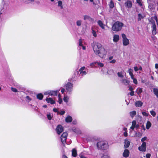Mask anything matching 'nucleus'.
<instances>
[{"mask_svg":"<svg viewBox=\"0 0 158 158\" xmlns=\"http://www.w3.org/2000/svg\"><path fill=\"white\" fill-rule=\"evenodd\" d=\"M77 155V151L75 148H73L72 150V156L74 157H76Z\"/></svg>","mask_w":158,"mask_h":158,"instance_id":"obj_23","label":"nucleus"},{"mask_svg":"<svg viewBox=\"0 0 158 158\" xmlns=\"http://www.w3.org/2000/svg\"><path fill=\"white\" fill-rule=\"evenodd\" d=\"M136 2L139 6H142L143 5L141 0H136Z\"/></svg>","mask_w":158,"mask_h":158,"instance_id":"obj_38","label":"nucleus"},{"mask_svg":"<svg viewBox=\"0 0 158 158\" xmlns=\"http://www.w3.org/2000/svg\"><path fill=\"white\" fill-rule=\"evenodd\" d=\"M144 17V15H142L141 14H138V21H140L142 19H143Z\"/></svg>","mask_w":158,"mask_h":158,"instance_id":"obj_25","label":"nucleus"},{"mask_svg":"<svg viewBox=\"0 0 158 158\" xmlns=\"http://www.w3.org/2000/svg\"><path fill=\"white\" fill-rule=\"evenodd\" d=\"M72 120V117L70 116H68L65 119V121L67 123L71 122Z\"/></svg>","mask_w":158,"mask_h":158,"instance_id":"obj_24","label":"nucleus"},{"mask_svg":"<svg viewBox=\"0 0 158 158\" xmlns=\"http://www.w3.org/2000/svg\"><path fill=\"white\" fill-rule=\"evenodd\" d=\"M82 40H81V39H79V45L80 46H82Z\"/></svg>","mask_w":158,"mask_h":158,"instance_id":"obj_49","label":"nucleus"},{"mask_svg":"<svg viewBox=\"0 0 158 158\" xmlns=\"http://www.w3.org/2000/svg\"><path fill=\"white\" fill-rule=\"evenodd\" d=\"M85 69V67H83L80 68L79 69V72H80V74L83 76L84 75H85L87 74L86 72L84 70Z\"/></svg>","mask_w":158,"mask_h":158,"instance_id":"obj_13","label":"nucleus"},{"mask_svg":"<svg viewBox=\"0 0 158 158\" xmlns=\"http://www.w3.org/2000/svg\"><path fill=\"white\" fill-rule=\"evenodd\" d=\"M123 43L124 46H127L129 44V40L127 38L126 35L124 34H122Z\"/></svg>","mask_w":158,"mask_h":158,"instance_id":"obj_4","label":"nucleus"},{"mask_svg":"<svg viewBox=\"0 0 158 158\" xmlns=\"http://www.w3.org/2000/svg\"><path fill=\"white\" fill-rule=\"evenodd\" d=\"M143 104V102L141 101H138L135 103V106L137 107H141Z\"/></svg>","mask_w":158,"mask_h":158,"instance_id":"obj_19","label":"nucleus"},{"mask_svg":"<svg viewBox=\"0 0 158 158\" xmlns=\"http://www.w3.org/2000/svg\"><path fill=\"white\" fill-rule=\"evenodd\" d=\"M65 113V111H61L60 112H58V114H60L61 115H63Z\"/></svg>","mask_w":158,"mask_h":158,"instance_id":"obj_45","label":"nucleus"},{"mask_svg":"<svg viewBox=\"0 0 158 158\" xmlns=\"http://www.w3.org/2000/svg\"><path fill=\"white\" fill-rule=\"evenodd\" d=\"M73 131L77 134H80L81 133V131L77 128L74 129Z\"/></svg>","mask_w":158,"mask_h":158,"instance_id":"obj_30","label":"nucleus"},{"mask_svg":"<svg viewBox=\"0 0 158 158\" xmlns=\"http://www.w3.org/2000/svg\"><path fill=\"white\" fill-rule=\"evenodd\" d=\"M123 130L124 131H127V128L126 127H124L123 129Z\"/></svg>","mask_w":158,"mask_h":158,"instance_id":"obj_63","label":"nucleus"},{"mask_svg":"<svg viewBox=\"0 0 158 158\" xmlns=\"http://www.w3.org/2000/svg\"><path fill=\"white\" fill-rule=\"evenodd\" d=\"M132 3L131 1L127 0L124 3V5L126 8H131L132 6Z\"/></svg>","mask_w":158,"mask_h":158,"instance_id":"obj_12","label":"nucleus"},{"mask_svg":"<svg viewBox=\"0 0 158 158\" xmlns=\"http://www.w3.org/2000/svg\"><path fill=\"white\" fill-rule=\"evenodd\" d=\"M69 99V98L67 96H65L64 97L63 100L64 102H67L68 101Z\"/></svg>","mask_w":158,"mask_h":158,"instance_id":"obj_36","label":"nucleus"},{"mask_svg":"<svg viewBox=\"0 0 158 158\" xmlns=\"http://www.w3.org/2000/svg\"><path fill=\"white\" fill-rule=\"evenodd\" d=\"M53 110L54 112H57L58 113V110H57V109L56 108H54L53 109Z\"/></svg>","mask_w":158,"mask_h":158,"instance_id":"obj_58","label":"nucleus"},{"mask_svg":"<svg viewBox=\"0 0 158 158\" xmlns=\"http://www.w3.org/2000/svg\"><path fill=\"white\" fill-rule=\"evenodd\" d=\"M84 19L85 20H88L91 22L93 21V19L90 16L86 15H84Z\"/></svg>","mask_w":158,"mask_h":158,"instance_id":"obj_17","label":"nucleus"},{"mask_svg":"<svg viewBox=\"0 0 158 158\" xmlns=\"http://www.w3.org/2000/svg\"><path fill=\"white\" fill-rule=\"evenodd\" d=\"M117 74L118 76L119 77L123 78V73L122 72H118L117 73Z\"/></svg>","mask_w":158,"mask_h":158,"instance_id":"obj_37","label":"nucleus"},{"mask_svg":"<svg viewBox=\"0 0 158 158\" xmlns=\"http://www.w3.org/2000/svg\"><path fill=\"white\" fill-rule=\"evenodd\" d=\"M62 158H68V157L65 155H63L62 156Z\"/></svg>","mask_w":158,"mask_h":158,"instance_id":"obj_61","label":"nucleus"},{"mask_svg":"<svg viewBox=\"0 0 158 158\" xmlns=\"http://www.w3.org/2000/svg\"><path fill=\"white\" fill-rule=\"evenodd\" d=\"M11 90L13 92H14L16 93V92H18V91L17 89L15 88L11 87Z\"/></svg>","mask_w":158,"mask_h":158,"instance_id":"obj_43","label":"nucleus"},{"mask_svg":"<svg viewBox=\"0 0 158 158\" xmlns=\"http://www.w3.org/2000/svg\"><path fill=\"white\" fill-rule=\"evenodd\" d=\"M97 146L98 148L100 150H106L109 148L108 143L106 141H101L97 143Z\"/></svg>","mask_w":158,"mask_h":158,"instance_id":"obj_3","label":"nucleus"},{"mask_svg":"<svg viewBox=\"0 0 158 158\" xmlns=\"http://www.w3.org/2000/svg\"><path fill=\"white\" fill-rule=\"evenodd\" d=\"M150 112L151 115L155 117L156 115V112L153 110H151L150 111Z\"/></svg>","mask_w":158,"mask_h":158,"instance_id":"obj_40","label":"nucleus"},{"mask_svg":"<svg viewBox=\"0 0 158 158\" xmlns=\"http://www.w3.org/2000/svg\"><path fill=\"white\" fill-rule=\"evenodd\" d=\"M123 135L125 137L127 136L128 135L127 132V131H125Z\"/></svg>","mask_w":158,"mask_h":158,"instance_id":"obj_51","label":"nucleus"},{"mask_svg":"<svg viewBox=\"0 0 158 158\" xmlns=\"http://www.w3.org/2000/svg\"><path fill=\"white\" fill-rule=\"evenodd\" d=\"M116 62V60H113L110 62V63H114Z\"/></svg>","mask_w":158,"mask_h":158,"instance_id":"obj_54","label":"nucleus"},{"mask_svg":"<svg viewBox=\"0 0 158 158\" xmlns=\"http://www.w3.org/2000/svg\"><path fill=\"white\" fill-rule=\"evenodd\" d=\"M98 23L102 29H105V25L103 24L101 21L98 20Z\"/></svg>","mask_w":158,"mask_h":158,"instance_id":"obj_21","label":"nucleus"},{"mask_svg":"<svg viewBox=\"0 0 158 158\" xmlns=\"http://www.w3.org/2000/svg\"><path fill=\"white\" fill-rule=\"evenodd\" d=\"M151 156V154L149 153L147 154L146 155V158H150Z\"/></svg>","mask_w":158,"mask_h":158,"instance_id":"obj_50","label":"nucleus"},{"mask_svg":"<svg viewBox=\"0 0 158 158\" xmlns=\"http://www.w3.org/2000/svg\"><path fill=\"white\" fill-rule=\"evenodd\" d=\"M119 37L118 35H115L113 36V41L114 42H117L119 40Z\"/></svg>","mask_w":158,"mask_h":158,"instance_id":"obj_18","label":"nucleus"},{"mask_svg":"<svg viewBox=\"0 0 158 158\" xmlns=\"http://www.w3.org/2000/svg\"><path fill=\"white\" fill-rule=\"evenodd\" d=\"M26 98L27 100L29 101H31V98L29 96H27Z\"/></svg>","mask_w":158,"mask_h":158,"instance_id":"obj_57","label":"nucleus"},{"mask_svg":"<svg viewBox=\"0 0 158 158\" xmlns=\"http://www.w3.org/2000/svg\"><path fill=\"white\" fill-rule=\"evenodd\" d=\"M123 26V24L119 21L115 22L112 26V29L114 31H118L121 30Z\"/></svg>","mask_w":158,"mask_h":158,"instance_id":"obj_2","label":"nucleus"},{"mask_svg":"<svg viewBox=\"0 0 158 158\" xmlns=\"http://www.w3.org/2000/svg\"><path fill=\"white\" fill-rule=\"evenodd\" d=\"M130 94L131 96H133L134 95V92L133 91H131V92L130 93Z\"/></svg>","mask_w":158,"mask_h":158,"instance_id":"obj_52","label":"nucleus"},{"mask_svg":"<svg viewBox=\"0 0 158 158\" xmlns=\"http://www.w3.org/2000/svg\"><path fill=\"white\" fill-rule=\"evenodd\" d=\"M153 19H154L156 21V23H157V17L156 16H154L153 18Z\"/></svg>","mask_w":158,"mask_h":158,"instance_id":"obj_53","label":"nucleus"},{"mask_svg":"<svg viewBox=\"0 0 158 158\" xmlns=\"http://www.w3.org/2000/svg\"><path fill=\"white\" fill-rule=\"evenodd\" d=\"M57 91H48L44 93V94L46 95L49 94L51 96H56L57 95Z\"/></svg>","mask_w":158,"mask_h":158,"instance_id":"obj_10","label":"nucleus"},{"mask_svg":"<svg viewBox=\"0 0 158 158\" xmlns=\"http://www.w3.org/2000/svg\"><path fill=\"white\" fill-rule=\"evenodd\" d=\"M82 23V21L81 20H78L76 22V24L78 26H80Z\"/></svg>","mask_w":158,"mask_h":158,"instance_id":"obj_33","label":"nucleus"},{"mask_svg":"<svg viewBox=\"0 0 158 158\" xmlns=\"http://www.w3.org/2000/svg\"><path fill=\"white\" fill-rule=\"evenodd\" d=\"M155 67L156 69H158V64H156L155 65Z\"/></svg>","mask_w":158,"mask_h":158,"instance_id":"obj_60","label":"nucleus"},{"mask_svg":"<svg viewBox=\"0 0 158 158\" xmlns=\"http://www.w3.org/2000/svg\"><path fill=\"white\" fill-rule=\"evenodd\" d=\"M146 142L142 143L141 145L139 147L138 149L140 151L145 152L146 150Z\"/></svg>","mask_w":158,"mask_h":158,"instance_id":"obj_9","label":"nucleus"},{"mask_svg":"<svg viewBox=\"0 0 158 158\" xmlns=\"http://www.w3.org/2000/svg\"><path fill=\"white\" fill-rule=\"evenodd\" d=\"M68 135V133L66 132H64L61 135L60 138L61 142L63 144L66 143V140Z\"/></svg>","mask_w":158,"mask_h":158,"instance_id":"obj_7","label":"nucleus"},{"mask_svg":"<svg viewBox=\"0 0 158 158\" xmlns=\"http://www.w3.org/2000/svg\"><path fill=\"white\" fill-rule=\"evenodd\" d=\"M58 6L60 7L61 9H62L63 8L62 6V2L60 1H58Z\"/></svg>","mask_w":158,"mask_h":158,"instance_id":"obj_31","label":"nucleus"},{"mask_svg":"<svg viewBox=\"0 0 158 158\" xmlns=\"http://www.w3.org/2000/svg\"><path fill=\"white\" fill-rule=\"evenodd\" d=\"M61 93H62V94H63L64 92V91H65V89H64V88H62V89H61Z\"/></svg>","mask_w":158,"mask_h":158,"instance_id":"obj_59","label":"nucleus"},{"mask_svg":"<svg viewBox=\"0 0 158 158\" xmlns=\"http://www.w3.org/2000/svg\"><path fill=\"white\" fill-rule=\"evenodd\" d=\"M109 6L111 8H113L114 6V3L112 0L110 1V2Z\"/></svg>","mask_w":158,"mask_h":158,"instance_id":"obj_35","label":"nucleus"},{"mask_svg":"<svg viewBox=\"0 0 158 158\" xmlns=\"http://www.w3.org/2000/svg\"><path fill=\"white\" fill-rule=\"evenodd\" d=\"M122 83L125 85H127L129 84L130 81H129L125 79H123L121 80Z\"/></svg>","mask_w":158,"mask_h":158,"instance_id":"obj_22","label":"nucleus"},{"mask_svg":"<svg viewBox=\"0 0 158 158\" xmlns=\"http://www.w3.org/2000/svg\"><path fill=\"white\" fill-rule=\"evenodd\" d=\"M113 58V57L112 56H110L109 57V59L110 60H112Z\"/></svg>","mask_w":158,"mask_h":158,"instance_id":"obj_62","label":"nucleus"},{"mask_svg":"<svg viewBox=\"0 0 158 158\" xmlns=\"http://www.w3.org/2000/svg\"><path fill=\"white\" fill-rule=\"evenodd\" d=\"M101 158H110L109 156L106 155H103Z\"/></svg>","mask_w":158,"mask_h":158,"instance_id":"obj_47","label":"nucleus"},{"mask_svg":"<svg viewBox=\"0 0 158 158\" xmlns=\"http://www.w3.org/2000/svg\"><path fill=\"white\" fill-rule=\"evenodd\" d=\"M97 61H96L90 63V67L91 68H93L95 66V64H97Z\"/></svg>","mask_w":158,"mask_h":158,"instance_id":"obj_39","label":"nucleus"},{"mask_svg":"<svg viewBox=\"0 0 158 158\" xmlns=\"http://www.w3.org/2000/svg\"><path fill=\"white\" fill-rule=\"evenodd\" d=\"M47 118L49 120H51L52 119V117L50 114L47 115Z\"/></svg>","mask_w":158,"mask_h":158,"instance_id":"obj_48","label":"nucleus"},{"mask_svg":"<svg viewBox=\"0 0 158 158\" xmlns=\"http://www.w3.org/2000/svg\"><path fill=\"white\" fill-rule=\"evenodd\" d=\"M129 151L127 149H125L123 154V157L127 158L129 156Z\"/></svg>","mask_w":158,"mask_h":158,"instance_id":"obj_14","label":"nucleus"},{"mask_svg":"<svg viewBox=\"0 0 158 158\" xmlns=\"http://www.w3.org/2000/svg\"><path fill=\"white\" fill-rule=\"evenodd\" d=\"M43 95L42 94H39L37 95V98L40 100H42L43 98Z\"/></svg>","mask_w":158,"mask_h":158,"instance_id":"obj_29","label":"nucleus"},{"mask_svg":"<svg viewBox=\"0 0 158 158\" xmlns=\"http://www.w3.org/2000/svg\"><path fill=\"white\" fill-rule=\"evenodd\" d=\"M46 101L48 103H50L51 104H53L55 103V100L50 98H47Z\"/></svg>","mask_w":158,"mask_h":158,"instance_id":"obj_15","label":"nucleus"},{"mask_svg":"<svg viewBox=\"0 0 158 158\" xmlns=\"http://www.w3.org/2000/svg\"><path fill=\"white\" fill-rule=\"evenodd\" d=\"M151 23L152 25V34L153 35H155L156 33V27L155 24V22L154 21L152 20Z\"/></svg>","mask_w":158,"mask_h":158,"instance_id":"obj_8","label":"nucleus"},{"mask_svg":"<svg viewBox=\"0 0 158 158\" xmlns=\"http://www.w3.org/2000/svg\"><path fill=\"white\" fill-rule=\"evenodd\" d=\"M135 127L137 128L138 127V125H136V121L134 120L132 122V126L131 127L130 129L133 130Z\"/></svg>","mask_w":158,"mask_h":158,"instance_id":"obj_16","label":"nucleus"},{"mask_svg":"<svg viewBox=\"0 0 158 158\" xmlns=\"http://www.w3.org/2000/svg\"><path fill=\"white\" fill-rule=\"evenodd\" d=\"M56 130L57 133L59 135L63 131V128L61 125H59L57 127Z\"/></svg>","mask_w":158,"mask_h":158,"instance_id":"obj_11","label":"nucleus"},{"mask_svg":"<svg viewBox=\"0 0 158 158\" xmlns=\"http://www.w3.org/2000/svg\"><path fill=\"white\" fill-rule=\"evenodd\" d=\"M129 114L131 117L133 118L136 114V112L135 111H133L130 112Z\"/></svg>","mask_w":158,"mask_h":158,"instance_id":"obj_28","label":"nucleus"},{"mask_svg":"<svg viewBox=\"0 0 158 158\" xmlns=\"http://www.w3.org/2000/svg\"><path fill=\"white\" fill-rule=\"evenodd\" d=\"M60 94L59 95V100H58V102H59V103L60 104H61V103L62 102V99L61 98H60Z\"/></svg>","mask_w":158,"mask_h":158,"instance_id":"obj_46","label":"nucleus"},{"mask_svg":"<svg viewBox=\"0 0 158 158\" xmlns=\"http://www.w3.org/2000/svg\"><path fill=\"white\" fill-rule=\"evenodd\" d=\"M142 127L143 128V129L144 130H145V127H144V126L143 125L142 126Z\"/></svg>","mask_w":158,"mask_h":158,"instance_id":"obj_64","label":"nucleus"},{"mask_svg":"<svg viewBox=\"0 0 158 158\" xmlns=\"http://www.w3.org/2000/svg\"><path fill=\"white\" fill-rule=\"evenodd\" d=\"M142 114L145 116H148L149 115V114L148 113H147L143 111L142 112Z\"/></svg>","mask_w":158,"mask_h":158,"instance_id":"obj_42","label":"nucleus"},{"mask_svg":"<svg viewBox=\"0 0 158 158\" xmlns=\"http://www.w3.org/2000/svg\"><path fill=\"white\" fill-rule=\"evenodd\" d=\"M134 69L135 72H136L138 70V68L137 67L135 66L134 67Z\"/></svg>","mask_w":158,"mask_h":158,"instance_id":"obj_55","label":"nucleus"},{"mask_svg":"<svg viewBox=\"0 0 158 158\" xmlns=\"http://www.w3.org/2000/svg\"><path fill=\"white\" fill-rule=\"evenodd\" d=\"M73 85L71 83H68L66 85V89L69 94H71L73 90Z\"/></svg>","mask_w":158,"mask_h":158,"instance_id":"obj_6","label":"nucleus"},{"mask_svg":"<svg viewBox=\"0 0 158 158\" xmlns=\"http://www.w3.org/2000/svg\"><path fill=\"white\" fill-rule=\"evenodd\" d=\"M97 64H98V67H103L104 66V64L103 63L100 62H98L97 61Z\"/></svg>","mask_w":158,"mask_h":158,"instance_id":"obj_41","label":"nucleus"},{"mask_svg":"<svg viewBox=\"0 0 158 158\" xmlns=\"http://www.w3.org/2000/svg\"><path fill=\"white\" fill-rule=\"evenodd\" d=\"M153 92L155 94L158 98V89H153Z\"/></svg>","mask_w":158,"mask_h":158,"instance_id":"obj_34","label":"nucleus"},{"mask_svg":"<svg viewBox=\"0 0 158 158\" xmlns=\"http://www.w3.org/2000/svg\"><path fill=\"white\" fill-rule=\"evenodd\" d=\"M136 92L138 94H140L143 92L142 88H138L136 89Z\"/></svg>","mask_w":158,"mask_h":158,"instance_id":"obj_32","label":"nucleus"},{"mask_svg":"<svg viewBox=\"0 0 158 158\" xmlns=\"http://www.w3.org/2000/svg\"><path fill=\"white\" fill-rule=\"evenodd\" d=\"M93 50L94 53L101 58L105 57L106 54V51L104 48L102 47V45L99 43L94 44Z\"/></svg>","mask_w":158,"mask_h":158,"instance_id":"obj_1","label":"nucleus"},{"mask_svg":"<svg viewBox=\"0 0 158 158\" xmlns=\"http://www.w3.org/2000/svg\"><path fill=\"white\" fill-rule=\"evenodd\" d=\"M152 124L149 121H148L146 124V128L147 129H148L151 126Z\"/></svg>","mask_w":158,"mask_h":158,"instance_id":"obj_26","label":"nucleus"},{"mask_svg":"<svg viewBox=\"0 0 158 158\" xmlns=\"http://www.w3.org/2000/svg\"><path fill=\"white\" fill-rule=\"evenodd\" d=\"M129 89L131 91H133V88L131 86H130L129 87Z\"/></svg>","mask_w":158,"mask_h":158,"instance_id":"obj_56","label":"nucleus"},{"mask_svg":"<svg viewBox=\"0 0 158 158\" xmlns=\"http://www.w3.org/2000/svg\"><path fill=\"white\" fill-rule=\"evenodd\" d=\"M130 144V142L127 139H125L124 140V148H127L129 147Z\"/></svg>","mask_w":158,"mask_h":158,"instance_id":"obj_20","label":"nucleus"},{"mask_svg":"<svg viewBox=\"0 0 158 158\" xmlns=\"http://www.w3.org/2000/svg\"><path fill=\"white\" fill-rule=\"evenodd\" d=\"M91 30L92 31V33L93 35L95 37H96L97 36V35L95 30H94V27H92L91 28Z\"/></svg>","mask_w":158,"mask_h":158,"instance_id":"obj_27","label":"nucleus"},{"mask_svg":"<svg viewBox=\"0 0 158 158\" xmlns=\"http://www.w3.org/2000/svg\"><path fill=\"white\" fill-rule=\"evenodd\" d=\"M147 139V137H144L141 139V141L142 142V143H143V142H145L144 141L146 140Z\"/></svg>","mask_w":158,"mask_h":158,"instance_id":"obj_44","label":"nucleus"},{"mask_svg":"<svg viewBox=\"0 0 158 158\" xmlns=\"http://www.w3.org/2000/svg\"><path fill=\"white\" fill-rule=\"evenodd\" d=\"M128 71L130 75L131 76V79L133 80L134 83L136 85H137L138 84L137 81L136 79L134 78V75L133 74V70L131 69H129Z\"/></svg>","mask_w":158,"mask_h":158,"instance_id":"obj_5","label":"nucleus"}]
</instances>
